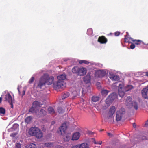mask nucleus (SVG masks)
<instances>
[{
	"instance_id": "1",
	"label": "nucleus",
	"mask_w": 148,
	"mask_h": 148,
	"mask_svg": "<svg viewBox=\"0 0 148 148\" xmlns=\"http://www.w3.org/2000/svg\"><path fill=\"white\" fill-rule=\"evenodd\" d=\"M54 80V78L53 76L49 77L48 74L45 73L40 78L37 87L41 89L45 84H47L48 85H50L52 84Z\"/></svg>"
},
{
	"instance_id": "2",
	"label": "nucleus",
	"mask_w": 148,
	"mask_h": 148,
	"mask_svg": "<svg viewBox=\"0 0 148 148\" xmlns=\"http://www.w3.org/2000/svg\"><path fill=\"white\" fill-rule=\"evenodd\" d=\"M29 133L31 136H34L38 139L41 138L43 136L41 130L36 127H31L29 130Z\"/></svg>"
},
{
	"instance_id": "3",
	"label": "nucleus",
	"mask_w": 148,
	"mask_h": 148,
	"mask_svg": "<svg viewBox=\"0 0 148 148\" xmlns=\"http://www.w3.org/2000/svg\"><path fill=\"white\" fill-rule=\"evenodd\" d=\"M125 103L126 106L128 108H130L133 107L136 110L138 109V106L137 102L133 101L132 98L130 96L127 97Z\"/></svg>"
},
{
	"instance_id": "4",
	"label": "nucleus",
	"mask_w": 148,
	"mask_h": 148,
	"mask_svg": "<svg viewBox=\"0 0 148 148\" xmlns=\"http://www.w3.org/2000/svg\"><path fill=\"white\" fill-rule=\"evenodd\" d=\"M66 86V84L62 81H58L53 84V87L56 90L59 89H64Z\"/></svg>"
},
{
	"instance_id": "5",
	"label": "nucleus",
	"mask_w": 148,
	"mask_h": 148,
	"mask_svg": "<svg viewBox=\"0 0 148 148\" xmlns=\"http://www.w3.org/2000/svg\"><path fill=\"white\" fill-rule=\"evenodd\" d=\"M125 110L124 108H121L120 109L119 111H117L116 115V119L117 121H120L123 115L125 114Z\"/></svg>"
},
{
	"instance_id": "6",
	"label": "nucleus",
	"mask_w": 148,
	"mask_h": 148,
	"mask_svg": "<svg viewBox=\"0 0 148 148\" xmlns=\"http://www.w3.org/2000/svg\"><path fill=\"white\" fill-rule=\"evenodd\" d=\"M67 128V126L66 123H63L59 127V130L58 131V133L62 135L65 133V131Z\"/></svg>"
},
{
	"instance_id": "7",
	"label": "nucleus",
	"mask_w": 148,
	"mask_h": 148,
	"mask_svg": "<svg viewBox=\"0 0 148 148\" xmlns=\"http://www.w3.org/2000/svg\"><path fill=\"white\" fill-rule=\"evenodd\" d=\"M129 38L134 43L135 45H136L138 47L145 45V43L143 41L140 40H134L133 38L131 37Z\"/></svg>"
},
{
	"instance_id": "8",
	"label": "nucleus",
	"mask_w": 148,
	"mask_h": 148,
	"mask_svg": "<svg viewBox=\"0 0 148 148\" xmlns=\"http://www.w3.org/2000/svg\"><path fill=\"white\" fill-rule=\"evenodd\" d=\"M89 145L86 143L76 145L73 146V148H88Z\"/></svg>"
},
{
	"instance_id": "9",
	"label": "nucleus",
	"mask_w": 148,
	"mask_h": 148,
	"mask_svg": "<svg viewBox=\"0 0 148 148\" xmlns=\"http://www.w3.org/2000/svg\"><path fill=\"white\" fill-rule=\"evenodd\" d=\"M116 110L115 107L114 106H112L109 110L108 117V118L111 117L113 115L114 113Z\"/></svg>"
},
{
	"instance_id": "10",
	"label": "nucleus",
	"mask_w": 148,
	"mask_h": 148,
	"mask_svg": "<svg viewBox=\"0 0 148 148\" xmlns=\"http://www.w3.org/2000/svg\"><path fill=\"white\" fill-rule=\"evenodd\" d=\"M107 39L103 36H99L98 39V42H100L101 44H105L107 42Z\"/></svg>"
},
{
	"instance_id": "11",
	"label": "nucleus",
	"mask_w": 148,
	"mask_h": 148,
	"mask_svg": "<svg viewBox=\"0 0 148 148\" xmlns=\"http://www.w3.org/2000/svg\"><path fill=\"white\" fill-rule=\"evenodd\" d=\"M147 94H148V87L144 88L142 91V96L144 98H147Z\"/></svg>"
},
{
	"instance_id": "12",
	"label": "nucleus",
	"mask_w": 148,
	"mask_h": 148,
	"mask_svg": "<svg viewBox=\"0 0 148 148\" xmlns=\"http://www.w3.org/2000/svg\"><path fill=\"white\" fill-rule=\"evenodd\" d=\"M86 73V69L84 68H82L79 69L78 75L80 76L84 75Z\"/></svg>"
},
{
	"instance_id": "13",
	"label": "nucleus",
	"mask_w": 148,
	"mask_h": 148,
	"mask_svg": "<svg viewBox=\"0 0 148 148\" xmlns=\"http://www.w3.org/2000/svg\"><path fill=\"white\" fill-rule=\"evenodd\" d=\"M47 114V112L44 109H41L38 114V116L39 117H43Z\"/></svg>"
},
{
	"instance_id": "14",
	"label": "nucleus",
	"mask_w": 148,
	"mask_h": 148,
	"mask_svg": "<svg viewBox=\"0 0 148 148\" xmlns=\"http://www.w3.org/2000/svg\"><path fill=\"white\" fill-rule=\"evenodd\" d=\"M80 134L78 132H76L73 134L72 136V140H76L79 138Z\"/></svg>"
},
{
	"instance_id": "15",
	"label": "nucleus",
	"mask_w": 148,
	"mask_h": 148,
	"mask_svg": "<svg viewBox=\"0 0 148 148\" xmlns=\"http://www.w3.org/2000/svg\"><path fill=\"white\" fill-rule=\"evenodd\" d=\"M5 100L9 103H12L13 101L12 97L10 93H8L5 96Z\"/></svg>"
},
{
	"instance_id": "16",
	"label": "nucleus",
	"mask_w": 148,
	"mask_h": 148,
	"mask_svg": "<svg viewBox=\"0 0 148 148\" xmlns=\"http://www.w3.org/2000/svg\"><path fill=\"white\" fill-rule=\"evenodd\" d=\"M57 78L58 80V81H63V80H65L66 79V75L65 74H62L58 76Z\"/></svg>"
},
{
	"instance_id": "17",
	"label": "nucleus",
	"mask_w": 148,
	"mask_h": 148,
	"mask_svg": "<svg viewBox=\"0 0 148 148\" xmlns=\"http://www.w3.org/2000/svg\"><path fill=\"white\" fill-rule=\"evenodd\" d=\"M110 78L113 81H117L119 79V78L118 76L112 75L110 77Z\"/></svg>"
},
{
	"instance_id": "18",
	"label": "nucleus",
	"mask_w": 148,
	"mask_h": 148,
	"mask_svg": "<svg viewBox=\"0 0 148 148\" xmlns=\"http://www.w3.org/2000/svg\"><path fill=\"white\" fill-rule=\"evenodd\" d=\"M109 97L112 101L117 98V94L115 93L111 94L109 96Z\"/></svg>"
},
{
	"instance_id": "19",
	"label": "nucleus",
	"mask_w": 148,
	"mask_h": 148,
	"mask_svg": "<svg viewBox=\"0 0 148 148\" xmlns=\"http://www.w3.org/2000/svg\"><path fill=\"white\" fill-rule=\"evenodd\" d=\"M90 81V77L89 75H86L84 78V81L86 83H89Z\"/></svg>"
},
{
	"instance_id": "20",
	"label": "nucleus",
	"mask_w": 148,
	"mask_h": 148,
	"mask_svg": "<svg viewBox=\"0 0 148 148\" xmlns=\"http://www.w3.org/2000/svg\"><path fill=\"white\" fill-rule=\"evenodd\" d=\"M41 105L40 102L37 101H34L32 104V106L36 108L38 107H40Z\"/></svg>"
},
{
	"instance_id": "21",
	"label": "nucleus",
	"mask_w": 148,
	"mask_h": 148,
	"mask_svg": "<svg viewBox=\"0 0 148 148\" xmlns=\"http://www.w3.org/2000/svg\"><path fill=\"white\" fill-rule=\"evenodd\" d=\"M48 111L49 113L51 114H53L55 113V111L53 108L49 107L48 108Z\"/></svg>"
},
{
	"instance_id": "22",
	"label": "nucleus",
	"mask_w": 148,
	"mask_h": 148,
	"mask_svg": "<svg viewBox=\"0 0 148 148\" xmlns=\"http://www.w3.org/2000/svg\"><path fill=\"white\" fill-rule=\"evenodd\" d=\"M36 146L35 144L31 143L27 145L25 147V148H36Z\"/></svg>"
},
{
	"instance_id": "23",
	"label": "nucleus",
	"mask_w": 148,
	"mask_h": 148,
	"mask_svg": "<svg viewBox=\"0 0 148 148\" xmlns=\"http://www.w3.org/2000/svg\"><path fill=\"white\" fill-rule=\"evenodd\" d=\"M79 68L77 66H75L73 67L72 70V72L74 73L78 74Z\"/></svg>"
},
{
	"instance_id": "24",
	"label": "nucleus",
	"mask_w": 148,
	"mask_h": 148,
	"mask_svg": "<svg viewBox=\"0 0 148 148\" xmlns=\"http://www.w3.org/2000/svg\"><path fill=\"white\" fill-rule=\"evenodd\" d=\"M44 145L47 147H52L54 145V143L52 142L45 143Z\"/></svg>"
},
{
	"instance_id": "25",
	"label": "nucleus",
	"mask_w": 148,
	"mask_h": 148,
	"mask_svg": "<svg viewBox=\"0 0 148 148\" xmlns=\"http://www.w3.org/2000/svg\"><path fill=\"white\" fill-rule=\"evenodd\" d=\"M32 119V117L31 116L27 117L25 119V123H27V124L30 123Z\"/></svg>"
},
{
	"instance_id": "26",
	"label": "nucleus",
	"mask_w": 148,
	"mask_h": 148,
	"mask_svg": "<svg viewBox=\"0 0 148 148\" xmlns=\"http://www.w3.org/2000/svg\"><path fill=\"white\" fill-rule=\"evenodd\" d=\"M112 101H113L109 97V96L106 100V102L108 106L110 104H111L112 103Z\"/></svg>"
},
{
	"instance_id": "27",
	"label": "nucleus",
	"mask_w": 148,
	"mask_h": 148,
	"mask_svg": "<svg viewBox=\"0 0 148 148\" xmlns=\"http://www.w3.org/2000/svg\"><path fill=\"white\" fill-rule=\"evenodd\" d=\"M99 98L98 96H93L92 98V100L94 102H96L99 101Z\"/></svg>"
},
{
	"instance_id": "28",
	"label": "nucleus",
	"mask_w": 148,
	"mask_h": 148,
	"mask_svg": "<svg viewBox=\"0 0 148 148\" xmlns=\"http://www.w3.org/2000/svg\"><path fill=\"white\" fill-rule=\"evenodd\" d=\"M108 92L109 91H108L105 90H103L101 91V93L102 95L104 96H106Z\"/></svg>"
},
{
	"instance_id": "29",
	"label": "nucleus",
	"mask_w": 148,
	"mask_h": 148,
	"mask_svg": "<svg viewBox=\"0 0 148 148\" xmlns=\"http://www.w3.org/2000/svg\"><path fill=\"white\" fill-rule=\"evenodd\" d=\"M69 95V93L66 92L63 94L62 96V99H63L67 97Z\"/></svg>"
},
{
	"instance_id": "30",
	"label": "nucleus",
	"mask_w": 148,
	"mask_h": 148,
	"mask_svg": "<svg viewBox=\"0 0 148 148\" xmlns=\"http://www.w3.org/2000/svg\"><path fill=\"white\" fill-rule=\"evenodd\" d=\"M79 62L80 64L84 63L86 64H88L89 63V62L86 60H80Z\"/></svg>"
},
{
	"instance_id": "31",
	"label": "nucleus",
	"mask_w": 148,
	"mask_h": 148,
	"mask_svg": "<svg viewBox=\"0 0 148 148\" xmlns=\"http://www.w3.org/2000/svg\"><path fill=\"white\" fill-rule=\"evenodd\" d=\"M70 139V137L68 135L66 136L63 138V140L65 142L69 141Z\"/></svg>"
},
{
	"instance_id": "32",
	"label": "nucleus",
	"mask_w": 148,
	"mask_h": 148,
	"mask_svg": "<svg viewBox=\"0 0 148 148\" xmlns=\"http://www.w3.org/2000/svg\"><path fill=\"white\" fill-rule=\"evenodd\" d=\"M5 113V110L2 107H0V114H4Z\"/></svg>"
},
{
	"instance_id": "33",
	"label": "nucleus",
	"mask_w": 148,
	"mask_h": 148,
	"mask_svg": "<svg viewBox=\"0 0 148 148\" xmlns=\"http://www.w3.org/2000/svg\"><path fill=\"white\" fill-rule=\"evenodd\" d=\"M125 93L123 91H121L119 90V95L121 97H123L125 95Z\"/></svg>"
},
{
	"instance_id": "34",
	"label": "nucleus",
	"mask_w": 148,
	"mask_h": 148,
	"mask_svg": "<svg viewBox=\"0 0 148 148\" xmlns=\"http://www.w3.org/2000/svg\"><path fill=\"white\" fill-rule=\"evenodd\" d=\"M133 88V86L132 85H129L127 86L126 88V90H125L126 91H128L132 89Z\"/></svg>"
},
{
	"instance_id": "35",
	"label": "nucleus",
	"mask_w": 148,
	"mask_h": 148,
	"mask_svg": "<svg viewBox=\"0 0 148 148\" xmlns=\"http://www.w3.org/2000/svg\"><path fill=\"white\" fill-rule=\"evenodd\" d=\"M93 31L91 28L88 29L87 31V33L88 35H91L92 34Z\"/></svg>"
},
{
	"instance_id": "36",
	"label": "nucleus",
	"mask_w": 148,
	"mask_h": 148,
	"mask_svg": "<svg viewBox=\"0 0 148 148\" xmlns=\"http://www.w3.org/2000/svg\"><path fill=\"white\" fill-rule=\"evenodd\" d=\"M57 110L58 112L60 113H62L64 112V110L61 107H58Z\"/></svg>"
},
{
	"instance_id": "37",
	"label": "nucleus",
	"mask_w": 148,
	"mask_h": 148,
	"mask_svg": "<svg viewBox=\"0 0 148 148\" xmlns=\"http://www.w3.org/2000/svg\"><path fill=\"white\" fill-rule=\"evenodd\" d=\"M35 108H36L32 106V107L29 109V112L32 113L35 112Z\"/></svg>"
},
{
	"instance_id": "38",
	"label": "nucleus",
	"mask_w": 148,
	"mask_h": 148,
	"mask_svg": "<svg viewBox=\"0 0 148 148\" xmlns=\"http://www.w3.org/2000/svg\"><path fill=\"white\" fill-rule=\"evenodd\" d=\"M34 80V77H32L29 81V83L30 84L32 83Z\"/></svg>"
},
{
	"instance_id": "39",
	"label": "nucleus",
	"mask_w": 148,
	"mask_h": 148,
	"mask_svg": "<svg viewBox=\"0 0 148 148\" xmlns=\"http://www.w3.org/2000/svg\"><path fill=\"white\" fill-rule=\"evenodd\" d=\"M14 148H21V144L18 143H16Z\"/></svg>"
},
{
	"instance_id": "40",
	"label": "nucleus",
	"mask_w": 148,
	"mask_h": 148,
	"mask_svg": "<svg viewBox=\"0 0 148 148\" xmlns=\"http://www.w3.org/2000/svg\"><path fill=\"white\" fill-rule=\"evenodd\" d=\"M131 44L130 46V48L132 49H134L135 47V44H134L133 43H131Z\"/></svg>"
},
{
	"instance_id": "41",
	"label": "nucleus",
	"mask_w": 148,
	"mask_h": 148,
	"mask_svg": "<svg viewBox=\"0 0 148 148\" xmlns=\"http://www.w3.org/2000/svg\"><path fill=\"white\" fill-rule=\"evenodd\" d=\"M140 138V139L141 140H147L146 137L145 136H142Z\"/></svg>"
},
{
	"instance_id": "42",
	"label": "nucleus",
	"mask_w": 148,
	"mask_h": 148,
	"mask_svg": "<svg viewBox=\"0 0 148 148\" xmlns=\"http://www.w3.org/2000/svg\"><path fill=\"white\" fill-rule=\"evenodd\" d=\"M120 32L117 31V32H115L114 33V34H115V36H119L120 35Z\"/></svg>"
},
{
	"instance_id": "43",
	"label": "nucleus",
	"mask_w": 148,
	"mask_h": 148,
	"mask_svg": "<svg viewBox=\"0 0 148 148\" xmlns=\"http://www.w3.org/2000/svg\"><path fill=\"white\" fill-rule=\"evenodd\" d=\"M92 140H93V141L92 142L94 143L95 144H97V142H96L94 138H92Z\"/></svg>"
},
{
	"instance_id": "44",
	"label": "nucleus",
	"mask_w": 148,
	"mask_h": 148,
	"mask_svg": "<svg viewBox=\"0 0 148 148\" xmlns=\"http://www.w3.org/2000/svg\"><path fill=\"white\" fill-rule=\"evenodd\" d=\"M97 142V144H99V145H101L102 143V142L101 141H100L98 142Z\"/></svg>"
},
{
	"instance_id": "45",
	"label": "nucleus",
	"mask_w": 148,
	"mask_h": 148,
	"mask_svg": "<svg viewBox=\"0 0 148 148\" xmlns=\"http://www.w3.org/2000/svg\"><path fill=\"white\" fill-rule=\"evenodd\" d=\"M125 42H129L128 40V39L126 38H125Z\"/></svg>"
},
{
	"instance_id": "46",
	"label": "nucleus",
	"mask_w": 148,
	"mask_h": 148,
	"mask_svg": "<svg viewBox=\"0 0 148 148\" xmlns=\"http://www.w3.org/2000/svg\"><path fill=\"white\" fill-rule=\"evenodd\" d=\"M39 148H44L43 146H41V145H39L38 146Z\"/></svg>"
},
{
	"instance_id": "47",
	"label": "nucleus",
	"mask_w": 148,
	"mask_h": 148,
	"mask_svg": "<svg viewBox=\"0 0 148 148\" xmlns=\"http://www.w3.org/2000/svg\"><path fill=\"white\" fill-rule=\"evenodd\" d=\"M108 135L109 136H112V134L110 133H108Z\"/></svg>"
},
{
	"instance_id": "48",
	"label": "nucleus",
	"mask_w": 148,
	"mask_h": 148,
	"mask_svg": "<svg viewBox=\"0 0 148 148\" xmlns=\"http://www.w3.org/2000/svg\"><path fill=\"white\" fill-rule=\"evenodd\" d=\"M57 148H62L63 147L62 146H61L60 145H58L57 147Z\"/></svg>"
},
{
	"instance_id": "49",
	"label": "nucleus",
	"mask_w": 148,
	"mask_h": 148,
	"mask_svg": "<svg viewBox=\"0 0 148 148\" xmlns=\"http://www.w3.org/2000/svg\"><path fill=\"white\" fill-rule=\"evenodd\" d=\"M10 104V105H11V108H13V104H12V103H9Z\"/></svg>"
},
{
	"instance_id": "50",
	"label": "nucleus",
	"mask_w": 148,
	"mask_h": 148,
	"mask_svg": "<svg viewBox=\"0 0 148 148\" xmlns=\"http://www.w3.org/2000/svg\"><path fill=\"white\" fill-rule=\"evenodd\" d=\"M96 85H97V86L98 87H99V86H100V84L99 82H97V83Z\"/></svg>"
},
{
	"instance_id": "51",
	"label": "nucleus",
	"mask_w": 148,
	"mask_h": 148,
	"mask_svg": "<svg viewBox=\"0 0 148 148\" xmlns=\"http://www.w3.org/2000/svg\"><path fill=\"white\" fill-rule=\"evenodd\" d=\"M133 126L135 128L136 127V125L135 123H133Z\"/></svg>"
},
{
	"instance_id": "52",
	"label": "nucleus",
	"mask_w": 148,
	"mask_h": 148,
	"mask_svg": "<svg viewBox=\"0 0 148 148\" xmlns=\"http://www.w3.org/2000/svg\"><path fill=\"white\" fill-rule=\"evenodd\" d=\"M145 76L148 77V72H147L145 73Z\"/></svg>"
},
{
	"instance_id": "53",
	"label": "nucleus",
	"mask_w": 148,
	"mask_h": 148,
	"mask_svg": "<svg viewBox=\"0 0 148 148\" xmlns=\"http://www.w3.org/2000/svg\"><path fill=\"white\" fill-rule=\"evenodd\" d=\"M2 97H0V103L2 101Z\"/></svg>"
},
{
	"instance_id": "54",
	"label": "nucleus",
	"mask_w": 148,
	"mask_h": 148,
	"mask_svg": "<svg viewBox=\"0 0 148 148\" xmlns=\"http://www.w3.org/2000/svg\"><path fill=\"white\" fill-rule=\"evenodd\" d=\"M17 89H18V91L19 92V93L20 94V90H19V89L18 86V87Z\"/></svg>"
},
{
	"instance_id": "55",
	"label": "nucleus",
	"mask_w": 148,
	"mask_h": 148,
	"mask_svg": "<svg viewBox=\"0 0 148 148\" xmlns=\"http://www.w3.org/2000/svg\"><path fill=\"white\" fill-rule=\"evenodd\" d=\"M148 125V120L146 122V123L145 124V125Z\"/></svg>"
},
{
	"instance_id": "56",
	"label": "nucleus",
	"mask_w": 148,
	"mask_h": 148,
	"mask_svg": "<svg viewBox=\"0 0 148 148\" xmlns=\"http://www.w3.org/2000/svg\"><path fill=\"white\" fill-rule=\"evenodd\" d=\"M55 122L54 121H53L52 123H51V124H54L55 123Z\"/></svg>"
},
{
	"instance_id": "57",
	"label": "nucleus",
	"mask_w": 148,
	"mask_h": 148,
	"mask_svg": "<svg viewBox=\"0 0 148 148\" xmlns=\"http://www.w3.org/2000/svg\"><path fill=\"white\" fill-rule=\"evenodd\" d=\"M25 91H23V95H25Z\"/></svg>"
},
{
	"instance_id": "58",
	"label": "nucleus",
	"mask_w": 148,
	"mask_h": 148,
	"mask_svg": "<svg viewBox=\"0 0 148 148\" xmlns=\"http://www.w3.org/2000/svg\"><path fill=\"white\" fill-rule=\"evenodd\" d=\"M145 45H148V43L146 44H145Z\"/></svg>"
},
{
	"instance_id": "59",
	"label": "nucleus",
	"mask_w": 148,
	"mask_h": 148,
	"mask_svg": "<svg viewBox=\"0 0 148 148\" xmlns=\"http://www.w3.org/2000/svg\"><path fill=\"white\" fill-rule=\"evenodd\" d=\"M110 34H112V33H110Z\"/></svg>"
},
{
	"instance_id": "60",
	"label": "nucleus",
	"mask_w": 148,
	"mask_h": 148,
	"mask_svg": "<svg viewBox=\"0 0 148 148\" xmlns=\"http://www.w3.org/2000/svg\"><path fill=\"white\" fill-rule=\"evenodd\" d=\"M12 134H12L11 135H10V136H12Z\"/></svg>"
},
{
	"instance_id": "61",
	"label": "nucleus",
	"mask_w": 148,
	"mask_h": 148,
	"mask_svg": "<svg viewBox=\"0 0 148 148\" xmlns=\"http://www.w3.org/2000/svg\"><path fill=\"white\" fill-rule=\"evenodd\" d=\"M83 90H82V93L83 92Z\"/></svg>"
},
{
	"instance_id": "62",
	"label": "nucleus",
	"mask_w": 148,
	"mask_h": 148,
	"mask_svg": "<svg viewBox=\"0 0 148 148\" xmlns=\"http://www.w3.org/2000/svg\"><path fill=\"white\" fill-rule=\"evenodd\" d=\"M147 134H148V132H147Z\"/></svg>"
}]
</instances>
